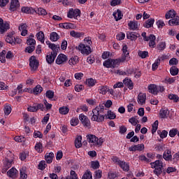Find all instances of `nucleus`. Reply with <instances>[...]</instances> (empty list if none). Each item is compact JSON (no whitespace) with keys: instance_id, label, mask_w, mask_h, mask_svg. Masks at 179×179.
Listing matches in <instances>:
<instances>
[{"instance_id":"nucleus-26","label":"nucleus","mask_w":179,"mask_h":179,"mask_svg":"<svg viewBox=\"0 0 179 179\" xmlns=\"http://www.w3.org/2000/svg\"><path fill=\"white\" fill-rule=\"evenodd\" d=\"M19 30L21 31V36H26L27 34V25L26 24H21L19 27Z\"/></svg>"},{"instance_id":"nucleus-8","label":"nucleus","mask_w":179,"mask_h":179,"mask_svg":"<svg viewBox=\"0 0 179 179\" xmlns=\"http://www.w3.org/2000/svg\"><path fill=\"white\" fill-rule=\"evenodd\" d=\"M87 136L90 143H93V145H99V146H101V145H103V142H104V139L101 138H99L96 135H88Z\"/></svg>"},{"instance_id":"nucleus-4","label":"nucleus","mask_w":179,"mask_h":179,"mask_svg":"<svg viewBox=\"0 0 179 179\" xmlns=\"http://www.w3.org/2000/svg\"><path fill=\"white\" fill-rule=\"evenodd\" d=\"M76 50L80 51L81 54L83 55H89L92 54V48H90V45L86 43H80L78 46H76Z\"/></svg>"},{"instance_id":"nucleus-45","label":"nucleus","mask_w":179,"mask_h":179,"mask_svg":"<svg viewBox=\"0 0 179 179\" xmlns=\"http://www.w3.org/2000/svg\"><path fill=\"white\" fill-rule=\"evenodd\" d=\"M138 57H140L141 58L145 59V58L149 57V52H148V51H145V50H144V51L139 50V51L138 52Z\"/></svg>"},{"instance_id":"nucleus-62","label":"nucleus","mask_w":179,"mask_h":179,"mask_svg":"<svg viewBox=\"0 0 179 179\" xmlns=\"http://www.w3.org/2000/svg\"><path fill=\"white\" fill-rule=\"evenodd\" d=\"M122 1V0H111L110 6H117L118 5H121Z\"/></svg>"},{"instance_id":"nucleus-23","label":"nucleus","mask_w":179,"mask_h":179,"mask_svg":"<svg viewBox=\"0 0 179 179\" xmlns=\"http://www.w3.org/2000/svg\"><path fill=\"white\" fill-rule=\"evenodd\" d=\"M13 159L14 158L13 157H6L4 160V167L6 169H10L12 167V164L13 163Z\"/></svg>"},{"instance_id":"nucleus-12","label":"nucleus","mask_w":179,"mask_h":179,"mask_svg":"<svg viewBox=\"0 0 179 179\" xmlns=\"http://www.w3.org/2000/svg\"><path fill=\"white\" fill-rule=\"evenodd\" d=\"M10 27H9V22L5 21L3 22V20L2 18H0V32L1 34L3 33H5V31H7L9 30Z\"/></svg>"},{"instance_id":"nucleus-17","label":"nucleus","mask_w":179,"mask_h":179,"mask_svg":"<svg viewBox=\"0 0 179 179\" xmlns=\"http://www.w3.org/2000/svg\"><path fill=\"white\" fill-rule=\"evenodd\" d=\"M57 55H58V53H57L56 52H52L49 53L46 56V61L48 64H52V62L55 61V58H57Z\"/></svg>"},{"instance_id":"nucleus-10","label":"nucleus","mask_w":179,"mask_h":179,"mask_svg":"<svg viewBox=\"0 0 179 179\" xmlns=\"http://www.w3.org/2000/svg\"><path fill=\"white\" fill-rule=\"evenodd\" d=\"M38 110H41V111H44V105L43 103H38L37 105L29 106L27 108V111L29 113H37Z\"/></svg>"},{"instance_id":"nucleus-31","label":"nucleus","mask_w":179,"mask_h":179,"mask_svg":"<svg viewBox=\"0 0 179 179\" xmlns=\"http://www.w3.org/2000/svg\"><path fill=\"white\" fill-rule=\"evenodd\" d=\"M6 43H8V44H11L12 45H15V37L13 36V34H9L7 35L6 38Z\"/></svg>"},{"instance_id":"nucleus-5","label":"nucleus","mask_w":179,"mask_h":179,"mask_svg":"<svg viewBox=\"0 0 179 179\" xmlns=\"http://www.w3.org/2000/svg\"><path fill=\"white\" fill-rule=\"evenodd\" d=\"M112 160L114 163H116L123 171L128 172L129 171V163L121 161L118 157H113Z\"/></svg>"},{"instance_id":"nucleus-43","label":"nucleus","mask_w":179,"mask_h":179,"mask_svg":"<svg viewBox=\"0 0 179 179\" xmlns=\"http://www.w3.org/2000/svg\"><path fill=\"white\" fill-rule=\"evenodd\" d=\"M5 115H9L12 113V106L9 104H6L3 108Z\"/></svg>"},{"instance_id":"nucleus-9","label":"nucleus","mask_w":179,"mask_h":179,"mask_svg":"<svg viewBox=\"0 0 179 179\" xmlns=\"http://www.w3.org/2000/svg\"><path fill=\"white\" fill-rule=\"evenodd\" d=\"M78 16H80V10L78 8H71L67 13L69 19H78Z\"/></svg>"},{"instance_id":"nucleus-38","label":"nucleus","mask_w":179,"mask_h":179,"mask_svg":"<svg viewBox=\"0 0 179 179\" xmlns=\"http://www.w3.org/2000/svg\"><path fill=\"white\" fill-rule=\"evenodd\" d=\"M169 114H170L169 110L162 109L159 112V117L160 118H167V117H169Z\"/></svg>"},{"instance_id":"nucleus-54","label":"nucleus","mask_w":179,"mask_h":179,"mask_svg":"<svg viewBox=\"0 0 179 179\" xmlns=\"http://www.w3.org/2000/svg\"><path fill=\"white\" fill-rule=\"evenodd\" d=\"M178 68L176 67V66H172L170 69V73L171 75H172V76H176V75H178Z\"/></svg>"},{"instance_id":"nucleus-64","label":"nucleus","mask_w":179,"mask_h":179,"mask_svg":"<svg viewBox=\"0 0 179 179\" xmlns=\"http://www.w3.org/2000/svg\"><path fill=\"white\" fill-rule=\"evenodd\" d=\"M179 135V131L178 129L173 128L169 131V135Z\"/></svg>"},{"instance_id":"nucleus-25","label":"nucleus","mask_w":179,"mask_h":179,"mask_svg":"<svg viewBox=\"0 0 179 179\" xmlns=\"http://www.w3.org/2000/svg\"><path fill=\"white\" fill-rule=\"evenodd\" d=\"M149 47L150 48H155L156 47V36L153 34L150 35V38H148Z\"/></svg>"},{"instance_id":"nucleus-15","label":"nucleus","mask_w":179,"mask_h":179,"mask_svg":"<svg viewBox=\"0 0 179 179\" xmlns=\"http://www.w3.org/2000/svg\"><path fill=\"white\" fill-rule=\"evenodd\" d=\"M20 8V3H19V0H11L10 4V10L11 12H15L17 9Z\"/></svg>"},{"instance_id":"nucleus-59","label":"nucleus","mask_w":179,"mask_h":179,"mask_svg":"<svg viewBox=\"0 0 179 179\" xmlns=\"http://www.w3.org/2000/svg\"><path fill=\"white\" fill-rule=\"evenodd\" d=\"M159 65H160V59H157L153 63V64L152 66V71H156V69H157V68H159Z\"/></svg>"},{"instance_id":"nucleus-44","label":"nucleus","mask_w":179,"mask_h":179,"mask_svg":"<svg viewBox=\"0 0 179 179\" xmlns=\"http://www.w3.org/2000/svg\"><path fill=\"white\" fill-rule=\"evenodd\" d=\"M59 111L62 115H66V114L69 113V108H68L67 106L60 107L59 108Z\"/></svg>"},{"instance_id":"nucleus-60","label":"nucleus","mask_w":179,"mask_h":179,"mask_svg":"<svg viewBox=\"0 0 179 179\" xmlns=\"http://www.w3.org/2000/svg\"><path fill=\"white\" fill-rule=\"evenodd\" d=\"M71 125L72 127H76L79 124V119L78 117H73L70 121Z\"/></svg>"},{"instance_id":"nucleus-39","label":"nucleus","mask_w":179,"mask_h":179,"mask_svg":"<svg viewBox=\"0 0 179 179\" xmlns=\"http://www.w3.org/2000/svg\"><path fill=\"white\" fill-rule=\"evenodd\" d=\"M36 38H38V41H40L42 44H44L45 38H44V32L39 31L36 34Z\"/></svg>"},{"instance_id":"nucleus-14","label":"nucleus","mask_w":179,"mask_h":179,"mask_svg":"<svg viewBox=\"0 0 179 179\" xmlns=\"http://www.w3.org/2000/svg\"><path fill=\"white\" fill-rule=\"evenodd\" d=\"M128 27L129 30H139V22L136 20H131L128 22Z\"/></svg>"},{"instance_id":"nucleus-57","label":"nucleus","mask_w":179,"mask_h":179,"mask_svg":"<svg viewBox=\"0 0 179 179\" xmlns=\"http://www.w3.org/2000/svg\"><path fill=\"white\" fill-rule=\"evenodd\" d=\"M107 117L108 118H109V120H115L117 115H115V113L114 112L111 110H108Z\"/></svg>"},{"instance_id":"nucleus-61","label":"nucleus","mask_w":179,"mask_h":179,"mask_svg":"<svg viewBox=\"0 0 179 179\" xmlns=\"http://www.w3.org/2000/svg\"><path fill=\"white\" fill-rule=\"evenodd\" d=\"M22 12H23L24 13H31L33 12V8H30V7H22L21 9Z\"/></svg>"},{"instance_id":"nucleus-55","label":"nucleus","mask_w":179,"mask_h":179,"mask_svg":"<svg viewBox=\"0 0 179 179\" xmlns=\"http://www.w3.org/2000/svg\"><path fill=\"white\" fill-rule=\"evenodd\" d=\"M35 150L38 153H43V144L41 143H36Z\"/></svg>"},{"instance_id":"nucleus-21","label":"nucleus","mask_w":179,"mask_h":179,"mask_svg":"<svg viewBox=\"0 0 179 179\" xmlns=\"http://www.w3.org/2000/svg\"><path fill=\"white\" fill-rule=\"evenodd\" d=\"M45 43L53 52H58L59 51V45L52 43L50 41H47Z\"/></svg>"},{"instance_id":"nucleus-41","label":"nucleus","mask_w":179,"mask_h":179,"mask_svg":"<svg viewBox=\"0 0 179 179\" xmlns=\"http://www.w3.org/2000/svg\"><path fill=\"white\" fill-rule=\"evenodd\" d=\"M33 37H34V35L31 34L30 35L29 38L27 40V45H31V46L36 45V40H34Z\"/></svg>"},{"instance_id":"nucleus-6","label":"nucleus","mask_w":179,"mask_h":179,"mask_svg":"<svg viewBox=\"0 0 179 179\" xmlns=\"http://www.w3.org/2000/svg\"><path fill=\"white\" fill-rule=\"evenodd\" d=\"M149 93L151 94H157L160 92V93H163L164 92V87L163 86H158L155 84H150L148 87Z\"/></svg>"},{"instance_id":"nucleus-34","label":"nucleus","mask_w":179,"mask_h":179,"mask_svg":"<svg viewBox=\"0 0 179 179\" xmlns=\"http://www.w3.org/2000/svg\"><path fill=\"white\" fill-rule=\"evenodd\" d=\"M155 24V19L154 18H150L148 20L145 21L143 26L146 29H150V27H152L153 24Z\"/></svg>"},{"instance_id":"nucleus-24","label":"nucleus","mask_w":179,"mask_h":179,"mask_svg":"<svg viewBox=\"0 0 179 179\" xmlns=\"http://www.w3.org/2000/svg\"><path fill=\"white\" fill-rule=\"evenodd\" d=\"M45 160L48 164H51L52 160H54V152H47L45 155Z\"/></svg>"},{"instance_id":"nucleus-35","label":"nucleus","mask_w":179,"mask_h":179,"mask_svg":"<svg viewBox=\"0 0 179 179\" xmlns=\"http://www.w3.org/2000/svg\"><path fill=\"white\" fill-rule=\"evenodd\" d=\"M17 174V169H15V168H11L7 172V176H8V177L15 178V177H16Z\"/></svg>"},{"instance_id":"nucleus-3","label":"nucleus","mask_w":179,"mask_h":179,"mask_svg":"<svg viewBox=\"0 0 179 179\" xmlns=\"http://www.w3.org/2000/svg\"><path fill=\"white\" fill-rule=\"evenodd\" d=\"M121 62H125V58L122 57L121 59H108L107 60L104 61L103 63V66L105 68H117L120 66V64Z\"/></svg>"},{"instance_id":"nucleus-29","label":"nucleus","mask_w":179,"mask_h":179,"mask_svg":"<svg viewBox=\"0 0 179 179\" xmlns=\"http://www.w3.org/2000/svg\"><path fill=\"white\" fill-rule=\"evenodd\" d=\"M98 90L100 94H107V92L110 90L107 85H101L98 87Z\"/></svg>"},{"instance_id":"nucleus-47","label":"nucleus","mask_w":179,"mask_h":179,"mask_svg":"<svg viewBox=\"0 0 179 179\" xmlns=\"http://www.w3.org/2000/svg\"><path fill=\"white\" fill-rule=\"evenodd\" d=\"M78 62H79L78 56L73 57L69 60V65H76Z\"/></svg>"},{"instance_id":"nucleus-22","label":"nucleus","mask_w":179,"mask_h":179,"mask_svg":"<svg viewBox=\"0 0 179 179\" xmlns=\"http://www.w3.org/2000/svg\"><path fill=\"white\" fill-rule=\"evenodd\" d=\"M59 27L69 30V29H75V24L71 22L60 23L59 24Z\"/></svg>"},{"instance_id":"nucleus-40","label":"nucleus","mask_w":179,"mask_h":179,"mask_svg":"<svg viewBox=\"0 0 179 179\" xmlns=\"http://www.w3.org/2000/svg\"><path fill=\"white\" fill-rule=\"evenodd\" d=\"M70 36L71 37H73L74 38H80V37H82V36H83V33L71 31H70Z\"/></svg>"},{"instance_id":"nucleus-33","label":"nucleus","mask_w":179,"mask_h":179,"mask_svg":"<svg viewBox=\"0 0 179 179\" xmlns=\"http://www.w3.org/2000/svg\"><path fill=\"white\" fill-rule=\"evenodd\" d=\"M122 13L120 10H117V11H115L113 13V17L115 19L116 22H118V20H121L122 19Z\"/></svg>"},{"instance_id":"nucleus-16","label":"nucleus","mask_w":179,"mask_h":179,"mask_svg":"<svg viewBox=\"0 0 179 179\" xmlns=\"http://www.w3.org/2000/svg\"><path fill=\"white\" fill-rule=\"evenodd\" d=\"M143 149H145V145L138 144V145H134L129 147V152H136V150H138V152H142Z\"/></svg>"},{"instance_id":"nucleus-42","label":"nucleus","mask_w":179,"mask_h":179,"mask_svg":"<svg viewBox=\"0 0 179 179\" xmlns=\"http://www.w3.org/2000/svg\"><path fill=\"white\" fill-rule=\"evenodd\" d=\"M96 83H97V81L95 79L92 78L87 79L86 85H87L89 87H93Z\"/></svg>"},{"instance_id":"nucleus-7","label":"nucleus","mask_w":179,"mask_h":179,"mask_svg":"<svg viewBox=\"0 0 179 179\" xmlns=\"http://www.w3.org/2000/svg\"><path fill=\"white\" fill-rule=\"evenodd\" d=\"M79 120L84 128H87L88 129H90V120L89 119V117H87V116L85 115L83 113H81L79 115Z\"/></svg>"},{"instance_id":"nucleus-32","label":"nucleus","mask_w":179,"mask_h":179,"mask_svg":"<svg viewBox=\"0 0 179 179\" xmlns=\"http://www.w3.org/2000/svg\"><path fill=\"white\" fill-rule=\"evenodd\" d=\"M169 26H178L179 25V17L176 16L169 21Z\"/></svg>"},{"instance_id":"nucleus-28","label":"nucleus","mask_w":179,"mask_h":179,"mask_svg":"<svg viewBox=\"0 0 179 179\" xmlns=\"http://www.w3.org/2000/svg\"><path fill=\"white\" fill-rule=\"evenodd\" d=\"M59 38H60V36L57 32L53 31V32L50 33V41L55 43V41H58V40Z\"/></svg>"},{"instance_id":"nucleus-36","label":"nucleus","mask_w":179,"mask_h":179,"mask_svg":"<svg viewBox=\"0 0 179 179\" xmlns=\"http://www.w3.org/2000/svg\"><path fill=\"white\" fill-rule=\"evenodd\" d=\"M47 167H48V165L45 164V161L44 160L41 161L38 164V170H41V171H44Z\"/></svg>"},{"instance_id":"nucleus-48","label":"nucleus","mask_w":179,"mask_h":179,"mask_svg":"<svg viewBox=\"0 0 179 179\" xmlns=\"http://www.w3.org/2000/svg\"><path fill=\"white\" fill-rule=\"evenodd\" d=\"M122 51L123 52V55H124V57H122V58H124L125 61H127V57L129 55V52H128V47L127 46V45H123Z\"/></svg>"},{"instance_id":"nucleus-53","label":"nucleus","mask_w":179,"mask_h":179,"mask_svg":"<svg viewBox=\"0 0 179 179\" xmlns=\"http://www.w3.org/2000/svg\"><path fill=\"white\" fill-rule=\"evenodd\" d=\"M169 100H173L175 103H177L179 101V97L178 95L174 94H170L168 95Z\"/></svg>"},{"instance_id":"nucleus-52","label":"nucleus","mask_w":179,"mask_h":179,"mask_svg":"<svg viewBox=\"0 0 179 179\" xmlns=\"http://www.w3.org/2000/svg\"><path fill=\"white\" fill-rule=\"evenodd\" d=\"M5 55H6V50H3L0 52V62L2 64H5L6 62V59L5 57Z\"/></svg>"},{"instance_id":"nucleus-19","label":"nucleus","mask_w":179,"mask_h":179,"mask_svg":"<svg viewBox=\"0 0 179 179\" xmlns=\"http://www.w3.org/2000/svg\"><path fill=\"white\" fill-rule=\"evenodd\" d=\"M137 102L141 106L145 104V103H146V94L140 92L138 95Z\"/></svg>"},{"instance_id":"nucleus-27","label":"nucleus","mask_w":179,"mask_h":179,"mask_svg":"<svg viewBox=\"0 0 179 179\" xmlns=\"http://www.w3.org/2000/svg\"><path fill=\"white\" fill-rule=\"evenodd\" d=\"M123 83L129 89V90H132L134 89V83H132V80L131 79L125 78L123 80Z\"/></svg>"},{"instance_id":"nucleus-63","label":"nucleus","mask_w":179,"mask_h":179,"mask_svg":"<svg viewBox=\"0 0 179 179\" xmlns=\"http://www.w3.org/2000/svg\"><path fill=\"white\" fill-rule=\"evenodd\" d=\"M45 96L48 99H54V92L52 90H48L45 93Z\"/></svg>"},{"instance_id":"nucleus-13","label":"nucleus","mask_w":179,"mask_h":179,"mask_svg":"<svg viewBox=\"0 0 179 179\" xmlns=\"http://www.w3.org/2000/svg\"><path fill=\"white\" fill-rule=\"evenodd\" d=\"M66 61H68V57L64 54H59L57 59H56V64L57 65H62L64 64Z\"/></svg>"},{"instance_id":"nucleus-11","label":"nucleus","mask_w":179,"mask_h":179,"mask_svg":"<svg viewBox=\"0 0 179 179\" xmlns=\"http://www.w3.org/2000/svg\"><path fill=\"white\" fill-rule=\"evenodd\" d=\"M29 66L31 71H37L38 68V61L36 59V57L31 56L29 59Z\"/></svg>"},{"instance_id":"nucleus-49","label":"nucleus","mask_w":179,"mask_h":179,"mask_svg":"<svg viewBox=\"0 0 179 179\" xmlns=\"http://www.w3.org/2000/svg\"><path fill=\"white\" fill-rule=\"evenodd\" d=\"M42 92H43V88L40 85H36L33 90L34 94H38Z\"/></svg>"},{"instance_id":"nucleus-50","label":"nucleus","mask_w":179,"mask_h":179,"mask_svg":"<svg viewBox=\"0 0 179 179\" xmlns=\"http://www.w3.org/2000/svg\"><path fill=\"white\" fill-rule=\"evenodd\" d=\"M14 141H15V142L22 143L26 141V138H24L23 135H17L14 137Z\"/></svg>"},{"instance_id":"nucleus-1","label":"nucleus","mask_w":179,"mask_h":179,"mask_svg":"<svg viewBox=\"0 0 179 179\" xmlns=\"http://www.w3.org/2000/svg\"><path fill=\"white\" fill-rule=\"evenodd\" d=\"M157 159L154 162H151L150 165L152 169H155L153 170L154 174L157 177H160L162 173H163V155L158 154L157 155Z\"/></svg>"},{"instance_id":"nucleus-58","label":"nucleus","mask_w":179,"mask_h":179,"mask_svg":"<svg viewBox=\"0 0 179 179\" xmlns=\"http://www.w3.org/2000/svg\"><path fill=\"white\" fill-rule=\"evenodd\" d=\"M108 177L109 179H115L118 177V174L117 172L110 171L108 174Z\"/></svg>"},{"instance_id":"nucleus-18","label":"nucleus","mask_w":179,"mask_h":179,"mask_svg":"<svg viewBox=\"0 0 179 179\" xmlns=\"http://www.w3.org/2000/svg\"><path fill=\"white\" fill-rule=\"evenodd\" d=\"M139 34L138 32L134 31H127V38L128 40H131V41H135L138 37H139Z\"/></svg>"},{"instance_id":"nucleus-20","label":"nucleus","mask_w":179,"mask_h":179,"mask_svg":"<svg viewBox=\"0 0 179 179\" xmlns=\"http://www.w3.org/2000/svg\"><path fill=\"white\" fill-rule=\"evenodd\" d=\"M163 159L166 162H173V155H171V150H166L163 154Z\"/></svg>"},{"instance_id":"nucleus-51","label":"nucleus","mask_w":179,"mask_h":179,"mask_svg":"<svg viewBox=\"0 0 179 179\" xmlns=\"http://www.w3.org/2000/svg\"><path fill=\"white\" fill-rule=\"evenodd\" d=\"M157 128H159V120H156L152 125V135L155 134L156 131H157Z\"/></svg>"},{"instance_id":"nucleus-46","label":"nucleus","mask_w":179,"mask_h":179,"mask_svg":"<svg viewBox=\"0 0 179 179\" xmlns=\"http://www.w3.org/2000/svg\"><path fill=\"white\" fill-rule=\"evenodd\" d=\"M20 179H27V173H26V169L22 168L20 171Z\"/></svg>"},{"instance_id":"nucleus-37","label":"nucleus","mask_w":179,"mask_h":179,"mask_svg":"<svg viewBox=\"0 0 179 179\" xmlns=\"http://www.w3.org/2000/svg\"><path fill=\"white\" fill-rule=\"evenodd\" d=\"M75 146L77 149L82 148V136H78L75 141Z\"/></svg>"},{"instance_id":"nucleus-56","label":"nucleus","mask_w":179,"mask_h":179,"mask_svg":"<svg viewBox=\"0 0 179 179\" xmlns=\"http://www.w3.org/2000/svg\"><path fill=\"white\" fill-rule=\"evenodd\" d=\"M36 13L41 15V16H45V15H47V10L43 8H38L36 10Z\"/></svg>"},{"instance_id":"nucleus-2","label":"nucleus","mask_w":179,"mask_h":179,"mask_svg":"<svg viewBox=\"0 0 179 179\" xmlns=\"http://www.w3.org/2000/svg\"><path fill=\"white\" fill-rule=\"evenodd\" d=\"M104 111V106L102 105L97 106L95 108L92 109V116L91 117L92 121H95L96 122H103L104 121V115L103 113Z\"/></svg>"},{"instance_id":"nucleus-30","label":"nucleus","mask_w":179,"mask_h":179,"mask_svg":"<svg viewBox=\"0 0 179 179\" xmlns=\"http://www.w3.org/2000/svg\"><path fill=\"white\" fill-rule=\"evenodd\" d=\"M177 13H176V11L174 10H170L169 11H168L166 15H165V17L166 20L168 19H173L174 17H176L177 15Z\"/></svg>"}]
</instances>
